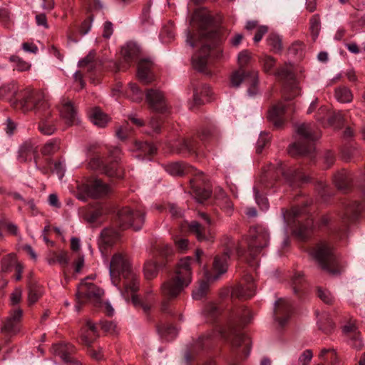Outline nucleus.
<instances>
[{
  "label": "nucleus",
  "instance_id": "f257e3e1",
  "mask_svg": "<svg viewBox=\"0 0 365 365\" xmlns=\"http://www.w3.org/2000/svg\"><path fill=\"white\" fill-rule=\"evenodd\" d=\"M245 240L247 246V255H245L242 242L235 241L228 235H224L221 238L220 245L223 247L224 252L221 256L217 255L215 257L212 269L216 274L213 277L207 276L208 280H216L221 274L227 272V260L230 259V254L234 251L239 257H245L247 263L254 266V260L269 245V233L263 226H253L250 228Z\"/></svg>",
  "mask_w": 365,
  "mask_h": 365
},
{
  "label": "nucleus",
  "instance_id": "f03ea898",
  "mask_svg": "<svg viewBox=\"0 0 365 365\" xmlns=\"http://www.w3.org/2000/svg\"><path fill=\"white\" fill-rule=\"evenodd\" d=\"M281 175L292 187H298L302 183L308 181V178L300 170L293 168H286L285 165L282 163H278L277 165H270L253 187L256 202L262 210H267L269 203L267 199L260 192L273 187L274 182L279 180Z\"/></svg>",
  "mask_w": 365,
  "mask_h": 365
},
{
  "label": "nucleus",
  "instance_id": "7ed1b4c3",
  "mask_svg": "<svg viewBox=\"0 0 365 365\" xmlns=\"http://www.w3.org/2000/svg\"><path fill=\"white\" fill-rule=\"evenodd\" d=\"M250 311L247 308L235 309L229 316L227 329L222 332V336L230 341L232 346L238 347L245 344V356L250 354V339L241 333L240 329L250 322Z\"/></svg>",
  "mask_w": 365,
  "mask_h": 365
},
{
  "label": "nucleus",
  "instance_id": "20e7f679",
  "mask_svg": "<svg viewBox=\"0 0 365 365\" xmlns=\"http://www.w3.org/2000/svg\"><path fill=\"white\" fill-rule=\"evenodd\" d=\"M200 42L201 47L198 53L192 57V66L200 72H205L209 56L219 58L222 56V51L218 47L220 42L219 32L215 30L200 31Z\"/></svg>",
  "mask_w": 365,
  "mask_h": 365
},
{
  "label": "nucleus",
  "instance_id": "39448f33",
  "mask_svg": "<svg viewBox=\"0 0 365 365\" xmlns=\"http://www.w3.org/2000/svg\"><path fill=\"white\" fill-rule=\"evenodd\" d=\"M190 257L182 258L177 265L174 275L161 285L162 294L168 299L176 298L192 281Z\"/></svg>",
  "mask_w": 365,
  "mask_h": 365
},
{
  "label": "nucleus",
  "instance_id": "423d86ee",
  "mask_svg": "<svg viewBox=\"0 0 365 365\" xmlns=\"http://www.w3.org/2000/svg\"><path fill=\"white\" fill-rule=\"evenodd\" d=\"M110 275L113 283L119 276L124 278V291L138 292L139 289V277L133 270L128 257L125 254L116 253L111 259L109 266Z\"/></svg>",
  "mask_w": 365,
  "mask_h": 365
},
{
  "label": "nucleus",
  "instance_id": "0eeeda50",
  "mask_svg": "<svg viewBox=\"0 0 365 365\" xmlns=\"http://www.w3.org/2000/svg\"><path fill=\"white\" fill-rule=\"evenodd\" d=\"M309 255L322 269L332 275L341 272L337 257L333 248L327 242H319L309 250Z\"/></svg>",
  "mask_w": 365,
  "mask_h": 365
},
{
  "label": "nucleus",
  "instance_id": "6e6552de",
  "mask_svg": "<svg viewBox=\"0 0 365 365\" xmlns=\"http://www.w3.org/2000/svg\"><path fill=\"white\" fill-rule=\"evenodd\" d=\"M297 133L302 142L293 143L289 146V153L292 155H306L314 150L313 141L318 138V134L311 123H302L296 128Z\"/></svg>",
  "mask_w": 365,
  "mask_h": 365
},
{
  "label": "nucleus",
  "instance_id": "1a4fd4ad",
  "mask_svg": "<svg viewBox=\"0 0 365 365\" xmlns=\"http://www.w3.org/2000/svg\"><path fill=\"white\" fill-rule=\"evenodd\" d=\"M14 103L15 108L24 113L35 110L38 115L50 107L45 93L40 90L26 91L24 98Z\"/></svg>",
  "mask_w": 365,
  "mask_h": 365
},
{
  "label": "nucleus",
  "instance_id": "9d476101",
  "mask_svg": "<svg viewBox=\"0 0 365 365\" xmlns=\"http://www.w3.org/2000/svg\"><path fill=\"white\" fill-rule=\"evenodd\" d=\"M118 223L122 229L133 228L137 231L141 229L145 221V212L123 207L118 212Z\"/></svg>",
  "mask_w": 365,
  "mask_h": 365
},
{
  "label": "nucleus",
  "instance_id": "9b49d317",
  "mask_svg": "<svg viewBox=\"0 0 365 365\" xmlns=\"http://www.w3.org/2000/svg\"><path fill=\"white\" fill-rule=\"evenodd\" d=\"M245 81L247 86L249 96H253L258 93L259 76L258 71L252 70L246 72L244 69L234 71L230 76V83L232 87L237 88Z\"/></svg>",
  "mask_w": 365,
  "mask_h": 365
},
{
  "label": "nucleus",
  "instance_id": "f8f14e48",
  "mask_svg": "<svg viewBox=\"0 0 365 365\" xmlns=\"http://www.w3.org/2000/svg\"><path fill=\"white\" fill-rule=\"evenodd\" d=\"M104 292L93 283L82 281L77 288L76 299L78 304L76 305L77 311L80 309L81 304L86 302L98 303Z\"/></svg>",
  "mask_w": 365,
  "mask_h": 365
},
{
  "label": "nucleus",
  "instance_id": "ddd939ff",
  "mask_svg": "<svg viewBox=\"0 0 365 365\" xmlns=\"http://www.w3.org/2000/svg\"><path fill=\"white\" fill-rule=\"evenodd\" d=\"M275 76L285 81L284 87L283 98L284 101H290L300 94V89L294 78V75L289 68L283 66L277 69Z\"/></svg>",
  "mask_w": 365,
  "mask_h": 365
},
{
  "label": "nucleus",
  "instance_id": "4468645a",
  "mask_svg": "<svg viewBox=\"0 0 365 365\" xmlns=\"http://www.w3.org/2000/svg\"><path fill=\"white\" fill-rule=\"evenodd\" d=\"M198 215L207 226H203L197 221H192L189 225L190 231L195 235L199 241H213L214 236L208 228L212 225L211 219L205 212H199Z\"/></svg>",
  "mask_w": 365,
  "mask_h": 365
},
{
  "label": "nucleus",
  "instance_id": "2eb2a0df",
  "mask_svg": "<svg viewBox=\"0 0 365 365\" xmlns=\"http://www.w3.org/2000/svg\"><path fill=\"white\" fill-rule=\"evenodd\" d=\"M168 147L171 153L184 155H198V143L193 138L177 140L169 142Z\"/></svg>",
  "mask_w": 365,
  "mask_h": 365
},
{
  "label": "nucleus",
  "instance_id": "dca6fc26",
  "mask_svg": "<svg viewBox=\"0 0 365 365\" xmlns=\"http://www.w3.org/2000/svg\"><path fill=\"white\" fill-rule=\"evenodd\" d=\"M22 315L23 311L19 307L11 310L1 326V331L9 336L16 334L20 331Z\"/></svg>",
  "mask_w": 365,
  "mask_h": 365
},
{
  "label": "nucleus",
  "instance_id": "f3484780",
  "mask_svg": "<svg viewBox=\"0 0 365 365\" xmlns=\"http://www.w3.org/2000/svg\"><path fill=\"white\" fill-rule=\"evenodd\" d=\"M244 281L245 283H241L232 289L231 292L232 298L245 300L252 297L255 294L253 277L251 275H246Z\"/></svg>",
  "mask_w": 365,
  "mask_h": 365
},
{
  "label": "nucleus",
  "instance_id": "a211bd4d",
  "mask_svg": "<svg viewBox=\"0 0 365 365\" xmlns=\"http://www.w3.org/2000/svg\"><path fill=\"white\" fill-rule=\"evenodd\" d=\"M119 237V232L113 227H107L103 230L98 242L101 253L106 255L108 249L111 247L118 240Z\"/></svg>",
  "mask_w": 365,
  "mask_h": 365
},
{
  "label": "nucleus",
  "instance_id": "6ab92c4d",
  "mask_svg": "<svg viewBox=\"0 0 365 365\" xmlns=\"http://www.w3.org/2000/svg\"><path fill=\"white\" fill-rule=\"evenodd\" d=\"M292 312L290 302L286 299H279L275 302L274 318L280 327H284L287 322Z\"/></svg>",
  "mask_w": 365,
  "mask_h": 365
},
{
  "label": "nucleus",
  "instance_id": "aec40b11",
  "mask_svg": "<svg viewBox=\"0 0 365 365\" xmlns=\"http://www.w3.org/2000/svg\"><path fill=\"white\" fill-rule=\"evenodd\" d=\"M145 99L150 107L155 111L163 112L167 108L164 95L159 90H148L145 93Z\"/></svg>",
  "mask_w": 365,
  "mask_h": 365
},
{
  "label": "nucleus",
  "instance_id": "412c9836",
  "mask_svg": "<svg viewBox=\"0 0 365 365\" xmlns=\"http://www.w3.org/2000/svg\"><path fill=\"white\" fill-rule=\"evenodd\" d=\"M121 150L118 147H115L110 150V156L114 160V162L109 165H105L102 168V172L109 177L123 178V171L118 167V161L120 159Z\"/></svg>",
  "mask_w": 365,
  "mask_h": 365
},
{
  "label": "nucleus",
  "instance_id": "4be33fe9",
  "mask_svg": "<svg viewBox=\"0 0 365 365\" xmlns=\"http://www.w3.org/2000/svg\"><path fill=\"white\" fill-rule=\"evenodd\" d=\"M110 191V187L98 179L95 180L86 187V192L87 195L93 198L105 196Z\"/></svg>",
  "mask_w": 365,
  "mask_h": 365
},
{
  "label": "nucleus",
  "instance_id": "5701e85b",
  "mask_svg": "<svg viewBox=\"0 0 365 365\" xmlns=\"http://www.w3.org/2000/svg\"><path fill=\"white\" fill-rule=\"evenodd\" d=\"M165 170L171 175L174 176H182L186 174H202V173L197 171L191 166H187L185 163L180 162H173L168 163L165 165Z\"/></svg>",
  "mask_w": 365,
  "mask_h": 365
},
{
  "label": "nucleus",
  "instance_id": "b1692460",
  "mask_svg": "<svg viewBox=\"0 0 365 365\" xmlns=\"http://www.w3.org/2000/svg\"><path fill=\"white\" fill-rule=\"evenodd\" d=\"M61 116L68 125H72L77 120V110L73 103L68 98L61 100Z\"/></svg>",
  "mask_w": 365,
  "mask_h": 365
},
{
  "label": "nucleus",
  "instance_id": "393cba45",
  "mask_svg": "<svg viewBox=\"0 0 365 365\" xmlns=\"http://www.w3.org/2000/svg\"><path fill=\"white\" fill-rule=\"evenodd\" d=\"M153 62L150 59H141L138 64V77L144 83H149L154 80L151 73Z\"/></svg>",
  "mask_w": 365,
  "mask_h": 365
},
{
  "label": "nucleus",
  "instance_id": "a878e982",
  "mask_svg": "<svg viewBox=\"0 0 365 365\" xmlns=\"http://www.w3.org/2000/svg\"><path fill=\"white\" fill-rule=\"evenodd\" d=\"M38 116L41 119L38 124L39 131L44 135L53 134L56 130V126L49 108L38 114Z\"/></svg>",
  "mask_w": 365,
  "mask_h": 365
},
{
  "label": "nucleus",
  "instance_id": "bb28decb",
  "mask_svg": "<svg viewBox=\"0 0 365 365\" xmlns=\"http://www.w3.org/2000/svg\"><path fill=\"white\" fill-rule=\"evenodd\" d=\"M285 109L286 106L282 102H279L269 110L267 118L276 128H280L282 125Z\"/></svg>",
  "mask_w": 365,
  "mask_h": 365
},
{
  "label": "nucleus",
  "instance_id": "cd10ccee",
  "mask_svg": "<svg viewBox=\"0 0 365 365\" xmlns=\"http://www.w3.org/2000/svg\"><path fill=\"white\" fill-rule=\"evenodd\" d=\"M362 210V205L357 202L348 203L344 208V213L341 217L342 222L346 225L354 222Z\"/></svg>",
  "mask_w": 365,
  "mask_h": 365
},
{
  "label": "nucleus",
  "instance_id": "c85d7f7f",
  "mask_svg": "<svg viewBox=\"0 0 365 365\" xmlns=\"http://www.w3.org/2000/svg\"><path fill=\"white\" fill-rule=\"evenodd\" d=\"M52 351L55 355L58 356L64 362H66L73 357L76 349L71 344L60 343L54 344L52 346Z\"/></svg>",
  "mask_w": 365,
  "mask_h": 365
},
{
  "label": "nucleus",
  "instance_id": "c756f323",
  "mask_svg": "<svg viewBox=\"0 0 365 365\" xmlns=\"http://www.w3.org/2000/svg\"><path fill=\"white\" fill-rule=\"evenodd\" d=\"M98 337V334L95 324L91 321H87L86 326L81 329V339L82 342L86 346H91Z\"/></svg>",
  "mask_w": 365,
  "mask_h": 365
},
{
  "label": "nucleus",
  "instance_id": "7c9ffc66",
  "mask_svg": "<svg viewBox=\"0 0 365 365\" xmlns=\"http://www.w3.org/2000/svg\"><path fill=\"white\" fill-rule=\"evenodd\" d=\"M121 54L124 61L130 63L136 61L139 58L140 49L135 43L130 42L121 48Z\"/></svg>",
  "mask_w": 365,
  "mask_h": 365
},
{
  "label": "nucleus",
  "instance_id": "2f4dec72",
  "mask_svg": "<svg viewBox=\"0 0 365 365\" xmlns=\"http://www.w3.org/2000/svg\"><path fill=\"white\" fill-rule=\"evenodd\" d=\"M18 91V84L14 81L3 84L0 87V98L8 101L15 106L14 99Z\"/></svg>",
  "mask_w": 365,
  "mask_h": 365
},
{
  "label": "nucleus",
  "instance_id": "473e14b6",
  "mask_svg": "<svg viewBox=\"0 0 365 365\" xmlns=\"http://www.w3.org/2000/svg\"><path fill=\"white\" fill-rule=\"evenodd\" d=\"M210 88L205 85H201L200 87L195 86L193 85V99L192 103L190 106V109H192L195 106H197L203 103V100L201 99V96L207 98V101L210 100L211 95Z\"/></svg>",
  "mask_w": 365,
  "mask_h": 365
},
{
  "label": "nucleus",
  "instance_id": "72a5a7b5",
  "mask_svg": "<svg viewBox=\"0 0 365 365\" xmlns=\"http://www.w3.org/2000/svg\"><path fill=\"white\" fill-rule=\"evenodd\" d=\"M36 153L37 146L31 141H26L19 148L18 159L20 162H26L31 160Z\"/></svg>",
  "mask_w": 365,
  "mask_h": 365
},
{
  "label": "nucleus",
  "instance_id": "f704fd0d",
  "mask_svg": "<svg viewBox=\"0 0 365 365\" xmlns=\"http://www.w3.org/2000/svg\"><path fill=\"white\" fill-rule=\"evenodd\" d=\"M351 174L345 170H341L334 176V182L339 190L346 192L351 185Z\"/></svg>",
  "mask_w": 365,
  "mask_h": 365
},
{
  "label": "nucleus",
  "instance_id": "c9c22d12",
  "mask_svg": "<svg viewBox=\"0 0 365 365\" xmlns=\"http://www.w3.org/2000/svg\"><path fill=\"white\" fill-rule=\"evenodd\" d=\"M198 175L199 174H197V175H195L196 177L193 179H191L190 182L193 190L196 200L200 203H202L205 200L210 197L211 195V192L208 189L200 188L198 187L197 185L199 182V178L197 177Z\"/></svg>",
  "mask_w": 365,
  "mask_h": 365
},
{
  "label": "nucleus",
  "instance_id": "e433bc0d",
  "mask_svg": "<svg viewBox=\"0 0 365 365\" xmlns=\"http://www.w3.org/2000/svg\"><path fill=\"white\" fill-rule=\"evenodd\" d=\"M89 118L91 122L99 128L105 127L109 121V117L98 108L91 110Z\"/></svg>",
  "mask_w": 365,
  "mask_h": 365
},
{
  "label": "nucleus",
  "instance_id": "4c0bfd02",
  "mask_svg": "<svg viewBox=\"0 0 365 365\" xmlns=\"http://www.w3.org/2000/svg\"><path fill=\"white\" fill-rule=\"evenodd\" d=\"M319 357L328 365H340L341 363L336 351L333 349H322L319 353Z\"/></svg>",
  "mask_w": 365,
  "mask_h": 365
},
{
  "label": "nucleus",
  "instance_id": "58836bf2",
  "mask_svg": "<svg viewBox=\"0 0 365 365\" xmlns=\"http://www.w3.org/2000/svg\"><path fill=\"white\" fill-rule=\"evenodd\" d=\"M136 292H128V293H126L125 292H122V294L126 300H128L129 297H130L132 303L135 307H139L142 308L145 314H148L151 309V304L143 302L139 298L138 295L136 294Z\"/></svg>",
  "mask_w": 365,
  "mask_h": 365
},
{
  "label": "nucleus",
  "instance_id": "ea45409f",
  "mask_svg": "<svg viewBox=\"0 0 365 365\" xmlns=\"http://www.w3.org/2000/svg\"><path fill=\"white\" fill-rule=\"evenodd\" d=\"M9 61L12 63L14 71H17L18 72L29 71L31 68V63L24 60L17 55H11L9 58Z\"/></svg>",
  "mask_w": 365,
  "mask_h": 365
},
{
  "label": "nucleus",
  "instance_id": "a19ab883",
  "mask_svg": "<svg viewBox=\"0 0 365 365\" xmlns=\"http://www.w3.org/2000/svg\"><path fill=\"white\" fill-rule=\"evenodd\" d=\"M313 227V220L307 219L306 224L300 223L299 227L294 230V233L299 239L304 240L308 237Z\"/></svg>",
  "mask_w": 365,
  "mask_h": 365
},
{
  "label": "nucleus",
  "instance_id": "79ce46f5",
  "mask_svg": "<svg viewBox=\"0 0 365 365\" xmlns=\"http://www.w3.org/2000/svg\"><path fill=\"white\" fill-rule=\"evenodd\" d=\"M160 336L167 341L173 339L178 334V330L170 324H160L157 327Z\"/></svg>",
  "mask_w": 365,
  "mask_h": 365
},
{
  "label": "nucleus",
  "instance_id": "37998d69",
  "mask_svg": "<svg viewBox=\"0 0 365 365\" xmlns=\"http://www.w3.org/2000/svg\"><path fill=\"white\" fill-rule=\"evenodd\" d=\"M61 140L58 138H53L47 141L42 147L41 152L43 155H52L56 153L60 149Z\"/></svg>",
  "mask_w": 365,
  "mask_h": 365
},
{
  "label": "nucleus",
  "instance_id": "c03bdc74",
  "mask_svg": "<svg viewBox=\"0 0 365 365\" xmlns=\"http://www.w3.org/2000/svg\"><path fill=\"white\" fill-rule=\"evenodd\" d=\"M335 98L341 103H349L353 99V95L349 88L342 86L335 90Z\"/></svg>",
  "mask_w": 365,
  "mask_h": 365
},
{
  "label": "nucleus",
  "instance_id": "a18cd8bd",
  "mask_svg": "<svg viewBox=\"0 0 365 365\" xmlns=\"http://www.w3.org/2000/svg\"><path fill=\"white\" fill-rule=\"evenodd\" d=\"M43 294V288L41 286L33 284L29 285V294H28V300L29 304H32L36 303L38 299Z\"/></svg>",
  "mask_w": 365,
  "mask_h": 365
},
{
  "label": "nucleus",
  "instance_id": "49530a36",
  "mask_svg": "<svg viewBox=\"0 0 365 365\" xmlns=\"http://www.w3.org/2000/svg\"><path fill=\"white\" fill-rule=\"evenodd\" d=\"M143 271L145 278L147 279H151L157 276L158 266L155 262L148 260L144 264Z\"/></svg>",
  "mask_w": 365,
  "mask_h": 365
},
{
  "label": "nucleus",
  "instance_id": "de8ad7c7",
  "mask_svg": "<svg viewBox=\"0 0 365 365\" xmlns=\"http://www.w3.org/2000/svg\"><path fill=\"white\" fill-rule=\"evenodd\" d=\"M17 263L18 262L15 254L11 253L6 255L1 259V272H8L11 271V268L14 266L15 267Z\"/></svg>",
  "mask_w": 365,
  "mask_h": 365
},
{
  "label": "nucleus",
  "instance_id": "09e8293b",
  "mask_svg": "<svg viewBox=\"0 0 365 365\" xmlns=\"http://www.w3.org/2000/svg\"><path fill=\"white\" fill-rule=\"evenodd\" d=\"M319 329L326 334H329L334 329V323L329 318L328 314H324L322 316L319 322Z\"/></svg>",
  "mask_w": 365,
  "mask_h": 365
},
{
  "label": "nucleus",
  "instance_id": "8fccbe9b",
  "mask_svg": "<svg viewBox=\"0 0 365 365\" xmlns=\"http://www.w3.org/2000/svg\"><path fill=\"white\" fill-rule=\"evenodd\" d=\"M136 149L140 151L145 156H150L154 155L156 153L157 148L156 147L147 142H138L135 144Z\"/></svg>",
  "mask_w": 365,
  "mask_h": 365
},
{
  "label": "nucleus",
  "instance_id": "3c124183",
  "mask_svg": "<svg viewBox=\"0 0 365 365\" xmlns=\"http://www.w3.org/2000/svg\"><path fill=\"white\" fill-rule=\"evenodd\" d=\"M309 24L312 36L313 39L315 40L318 37L321 29V21L319 16L318 14H314L312 16L309 20Z\"/></svg>",
  "mask_w": 365,
  "mask_h": 365
},
{
  "label": "nucleus",
  "instance_id": "603ef678",
  "mask_svg": "<svg viewBox=\"0 0 365 365\" xmlns=\"http://www.w3.org/2000/svg\"><path fill=\"white\" fill-rule=\"evenodd\" d=\"M267 45L274 52H279L282 48V39L278 35L271 34L267 38Z\"/></svg>",
  "mask_w": 365,
  "mask_h": 365
},
{
  "label": "nucleus",
  "instance_id": "864d4df0",
  "mask_svg": "<svg viewBox=\"0 0 365 365\" xmlns=\"http://www.w3.org/2000/svg\"><path fill=\"white\" fill-rule=\"evenodd\" d=\"M209 289V284L206 281H202L197 288L192 292V297L194 299H202L207 293Z\"/></svg>",
  "mask_w": 365,
  "mask_h": 365
},
{
  "label": "nucleus",
  "instance_id": "5fc2aeb1",
  "mask_svg": "<svg viewBox=\"0 0 365 365\" xmlns=\"http://www.w3.org/2000/svg\"><path fill=\"white\" fill-rule=\"evenodd\" d=\"M127 93L130 95V98L133 101L139 102L143 99V94L142 91L134 83H130L128 84Z\"/></svg>",
  "mask_w": 365,
  "mask_h": 365
},
{
  "label": "nucleus",
  "instance_id": "6e6d98bb",
  "mask_svg": "<svg viewBox=\"0 0 365 365\" xmlns=\"http://www.w3.org/2000/svg\"><path fill=\"white\" fill-rule=\"evenodd\" d=\"M260 62L265 73H270L272 72L275 66V59L273 57L264 55L261 57Z\"/></svg>",
  "mask_w": 365,
  "mask_h": 365
},
{
  "label": "nucleus",
  "instance_id": "4d7b16f0",
  "mask_svg": "<svg viewBox=\"0 0 365 365\" xmlns=\"http://www.w3.org/2000/svg\"><path fill=\"white\" fill-rule=\"evenodd\" d=\"M307 211L304 207H294L291 211H286L283 212V217L285 220L289 222L290 217L297 218L301 217L302 215H306Z\"/></svg>",
  "mask_w": 365,
  "mask_h": 365
},
{
  "label": "nucleus",
  "instance_id": "13d9d810",
  "mask_svg": "<svg viewBox=\"0 0 365 365\" xmlns=\"http://www.w3.org/2000/svg\"><path fill=\"white\" fill-rule=\"evenodd\" d=\"M218 130L215 126H210L203 128L200 134V138L201 140H206L210 138H215L218 135Z\"/></svg>",
  "mask_w": 365,
  "mask_h": 365
},
{
  "label": "nucleus",
  "instance_id": "bf43d9fd",
  "mask_svg": "<svg viewBox=\"0 0 365 365\" xmlns=\"http://www.w3.org/2000/svg\"><path fill=\"white\" fill-rule=\"evenodd\" d=\"M251 60V53L248 50H243L238 54L237 61L239 69H243Z\"/></svg>",
  "mask_w": 365,
  "mask_h": 365
},
{
  "label": "nucleus",
  "instance_id": "052dcab7",
  "mask_svg": "<svg viewBox=\"0 0 365 365\" xmlns=\"http://www.w3.org/2000/svg\"><path fill=\"white\" fill-rule=\"evenodd\" d=\"M101 329L109 334H118V329L117 325L113 322L101 321L100 322Z\"/></svg>",
  "mask_w": 365,
  "mask_h": 365
},
{
  "label": "nucleus",
  "instance_id": "680f3d73",
  "mask_svg": "<svg viewBox=\"0 0 365 365\" xmlns=\"http://www.w3.org/2000/svg\"><path fill=\"white\" fill-rule=\"evenodd\" d=\"M317 295L323 302L327 304H332L334 299V297L329 290L324 289L321 287L317 289Z\"/></svg>",
  "mask_w": 365,
  "mask_h": 365
},
{
  "label": "nucleus",
  "instance_id": "e2e57ef3",
  "mask_svg": "<svg viewBox=\"0 0 365 365\" xmlns=\"http://www.w3.org/2000/svg\"><path fill=\"white\" fill-rule=\"evenodd\" d=\"M269 135L267 133H262L259 137V139L257 142V153H262L263 148L266 146V145L269 142Z\"/></svg>",
  "mask_w": 365,
  "mask_h": 365
},
{
  "label": "nucleus",
  "instance_id": "0e129e2a",
  "mask_svg": "<svg viewBox=\"0 0 365 365\" xmlns=\"http://www.w3.org/2000/svg\"><path fill=\"white\" fill-rule=\"evenodd\" d=\"M205 314L210 318V320L214 319L220 313L219 308L215 304H209L204 309Z\"/></svg>",
  "mask_w": 365,
  "mask_h": 365
},
{
  "label": "nucleus",
  "instance_id": "69168bd1",
  "mask_svg": "<svg viewBox=\"0 0 365 365\" xmlns=\"http://www.w3.org/2000/svg\"><path fill=\"white\" fill-rule=\"evenodd\" d=\"M22 299V290L19 287H16L10 296V302L12 306L18 304Z\"/></svg>",
  "mask_w": 365,
  "mask_h": 365
},
{
  "label": "nucleus",
  "instance_id": "338daca9",
  "mask_svg": "<svg viewBox=\"0 0 365 365\" xmlns=\"http://www.w3.org/2000/svg\"><path fill=\"white\" fill-rule=\"evenodd\" d=\"M349 340L350 345L356 349H361L363 346L360 333L354 334V336L349 337Z\"/></svg>",
  "mask_w": 365,
  "mask_h": 365
},
{
  "label": "nucleus",
  "instance_id": "774afa93",
  "mask_svg": "<svg viewBox=\"0 0 365 365\" xmlns=\"http://www.w3.org/2000/svg\"><path fill=\"white\" fill-rule=\"evenodd\" d=\"M161 124L162 119L159 116L153 117L149 122L150 127L155 133H160Z\"/></svg>",
  "mask_w": 365,
  "mask_h": 365
}]
</instances>
